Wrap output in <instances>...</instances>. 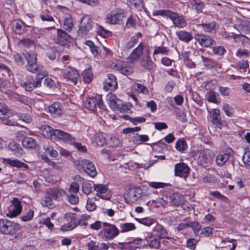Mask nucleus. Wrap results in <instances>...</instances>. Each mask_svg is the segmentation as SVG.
Instances as JSON below:
<instances>
[{
  "label": "nucleus",
  "mask_w": 250,
  "mask_h": 250,
  "mask_svg": "<svg viewBox=\"0 0 250 250\" xmlns=\"http://www.w3.org/2000/svg\"><path fill=\"white\" fill-rule=\"evenodd\" d=\"M25 58L27 62L26 66L27 71L36 74V77L40 78L42 80L48 75V72L44 66L37 63V57L35 54L28 53Z\"/></svg>",
  "instance_id": "1"
},
{
  "label": "nucleus",
  "mask_w": 250,
  "mask_h": 250,
  "mask_svg": "<svg viewBox=\"0 0 250 250\" xmlns=\"http://www.w3.org/2000/svg\"><path fill=\"white\" fill-rule=\"evenodd\" d=\"M107 100L111 108L115 112L120 113H127L130 110L128 104H126L124 102L118 98L113 93L110 92L106 96Z\"/></svg>",
  "instance_id": "2"
},
{
  "label": "nucleus",
  "mask_w": 250,
  "mask_h": 250,
  "mask_svg": "<svg viewBox=\"0 0 250 250\" xmlns=\"http://www.w3.org/2000/svg\"><path fill=\"white\" fill-rule=\"evenodd\" d=\"M21 229V225L7 219H0V231L3 234L13 235Z\"/></svg>",
  "instance_id": "3"
},
{
  "label": "nucleus",
  "mask_w": 250,
  "mask_h": 250,
  "mask_svg": "<svg viewBox=\"0 0 250 250\" xmlns=\"http://www.w3.org/2000/svg\"><path fill=\"white\" fill-rule=\"evenodd\" d=\"M77 168L82 169L91 177L96 176L97 172L92 162L87 159H78L73 161Z\"/></svg>",
  "instance_id": "4"
},
{
  "label": "nucleus",
  "mask_w": 250,
  "mask_h": 250,
  "mask_svg": "<svg viewBox=\"0 0 250 250\" xmlns=\"http://www.w3.org/2000/svg\"><path fill=\"white\" fill-rule=\"evenodd\" d=\"M146 51L150 52L149 47L143 42H140L127 57V62L131 63L136 62L142 56L146 55Z\"/></svg>",
  "instance_id": "5"
},
{
  "label": "nucleus",
  "mask_w": 250,
  "mask_h": 250,
  "mask_svg": "<svg viewBox=\"0 0 250 250\" xmlns=\"http://www.w3.org/2000/svg\"><path fill=\"white\" fill-rule=\"evenodd\" d=\"M103 228L99 234L103 236L106 240H111L117 237L120 231L118 228L114 225L109 223L103 222Z\"/></svg>",
  "instance_id": "6"
},
{
  "label": "nucleus",
  "mask_w": 250,
  "mask_h": 250,
  "mask_svg": "<svg viewBox=\"0 0 250 250\" xmlns=\"http://www.w3.org/2000/svg\"><path fill=\"white\" fill-rule=\"evenodd\" d=\"M83 105L85 108L93 112H95L97 108L102 110L105 108L101 95H96L93 97L87 98L83 102Z\"/></svg>",
  "instance_id": "7"
},
{
  "label": "nucleus",
  "mask_w": 250,
  "mask_h": 250,
  "mask_svg": "<svg viewBox=\"0 0 250 250\" xmlns=\"http://www.w3.org/2000/svg\"><path fill=\"white\" fill-rule=\"evenodd\" d=\"M93 26V22L89 15H85L81 19L78 34L81 37L87 35Z\"/></svg>",
  "instance_id": "8"
},
{
  "label": "nucleus",
  "mask_w": 250,
  "mask_h": 250,
  "mask_svg": "<svg viewBox=\"0 0 250 250\" xmlns=\"http://www.w3.org/2000/svg\"><path fill=\"white\" fill-rule=\"evenodd\" d=\"M125 17L124 10L116 8L106 15L105 21L110 24H115L122 21Z\"/></svg>",
  "instance_id": "9"
},
{
  "label": "nucleus",
  "mask_w": 250,
  "mask_h": 250,
  "mask_svg": "<svg viewBox=\"0 0 250 250\" xmlns=\"http://www.w3.org/2000/svg\"><path fill=\"white\" fill-rule=\"evenodd\" d=\"M42 80L40 78H34L32 76H28L25 81L21 83V86L26 91H31L34 89L41 86Z\"/></svg>",
  "instance_id": "10"
},
{
  "label": "nucleus",
  "mask_w": 250,
  "mask_h": 250,
  "mask_svg": "<svg viewBox=\"0 0 250 250\" xmlns=\"http://www.w3.org/2000/svg\"><path fill=\"white\" fill-rule=\"evenodd\" d=\"M70 40V36L62 29H57L53 38L54 42L64 46L68 45Z\"/></svg>",
  "instance_id": "11"
},
{
  "label": "nucleus",
  "mask_w": 250,
  "mask_h": 250,
  "mask_svg": "<svg viewBox=\"0 0 250 250\" xmlns=\"http://www.w3.org/2000/svg\"><path fill=\"white\" fill-rule=\"evenodd\" d=\"M11 207H10L7 216L10 218H13L20 214L22 211V206L21 202L17 198H14L11 200Z\"/></svg>",
  "instance_id": "12"
},
{
  "label": "nucleus",
  "mask_w": 250,
  "mask_h": 250,
  "mask_svg": "<svg viewBox=\"0 0 250 250\" xmlns=\"http://www.w3.org/2000/svg\"><path fill=\"white\" fill-rule=\"evenodd\" d=\"M194 39L199 44L204 47H210L215 44V41L209 36L204 34H196Z\"/></svg>",
  "instance_id": "13"
},
{
  "label": "nucleus",
  "mask_w": 250,
  "mask_h": 250,
  "mask_svg": "<svg viewBox=\"0 0 250 250\" xmlns=\"http://www.w3.org/2000/svg\"><path fill=\"white\" fill-rule=\"evenodd\" d=\"M63 76L74 84H76L80 78L77 70L74 67L68 66L63 70Z\"/></svg>",
  "instance_id": "14"
},
{
  "label": "nucleus",
  "mask_w": 250,
  "mask_h": 250,
  "mask_svg": "<svg viewBox=\"0 0 250 250\" xmlns=\"http://www.w3.org/2000/svg\"><path fill=\"white\" fill-rule=\"evenodd\" d=\"M189 170V167L184 163H177L174 167V174L176 176L186 178L188 176Z\"/></svg>",
  "instance_id": "15"
},
{
  "label": "nucleus",
  "mask_w": 250,
  "mask_h": 250,
  "mask_svg": "<svg viewBox=\"0 0 250 250\" xmlns=\"http://www.w3.org/2000/svg\"><path fill=\"white\" fill-rule=\"evenodd\" d=\"M54 135L55 136L54 137V141L62 140L64 142L69 144L74 143L75 141V138L71 134L59 129H56Z\"/></svg>",
  "instance_id": "16"
},
{
  "label": "nucleus",
  "mask_w": 250,
  "mask_h": 250,
  "mask_svg": "<svg viewBox=\"0 0 250 250\" xmlns=\"http://www.w3.org/2000/svg\"><path fill=\"white\" fill-rule=\"evenodd\" d=\"M104 89L106 91H114L118 87L116 77L112 74L107 75V78L105 80Z\"/></svg>",
  "instance_id": "17"
},
{
  "label": "nucleus",
  "mask_w": 250,
  "mask_h": 250,
  "mask_svg": "<svg viewBox=\"0 0 250 250\" xmlns=\"http://www.w3.org/2000/svg\"><path fill=\"white\" fill-rule=\"evenodd\" d=\"M231 154L232 150L230 149L220 152L215 159L216 165L219 167L224 166L229 160Z\"/></svg>",
  "instance_id": "18"
},
{
  "label": "nucleus",
  "mask_w": 250,
  "mask_h": 250,
  "mask_svg": "<svg viewBox=\"0 0 250 250\" xmlns=\"http://www.w3.org/2000/svg\"><path fill=\"white\" fill-rule=\"evenodd\" d=\"M45 193L47 195H50L54 200L59 201L65 194V191L58 188H49L46 189Z\"/></svg>",
  "instance_id": "19"
},
{
  "label": "nucleus",
  "mask_w": 250,
  "mask_h": 250,
  "mask_svg": "<svg viewBox=\"0 0 250 250\" xmlns=\"http://www.w3.org/2000/svg\"><path fill=\"white\" fill-rule=\"evenodd\" d=\"M2 162L3 164L9 165L12 167L24 168L25 169H28L29 168L27 164L16 159L3 158Z\"/></svg>",
  "instance_id": "20"
},
{
  "label": "nucleus",
  "mask_w": 250,
  "mask_h": 250,
  "mask_svg": "<svg viewBox=\"0 0 250 250\" xmlns=\"http://www.w3.org/2000/svg\"><path fill=\"white\" fill-rule=\"evenodd\" d=\"M198 161L201 165L206 166L211 164L212 158L208 150H204L200 153Z\"/></svg>",
  "instance_id": "21"
},
{
  "label": "nucleus",
  "mask_w": 250,
  "mask_h": 250,
  "mask_svg": "<svg viewBox=\"0 0 250 250\" xmlns=\"http://www.w3.org/2000/svg\"><path fill=\"white\" fill-rule=\"evenodd\" d=\"M170 19L173 21L174 25L179 28H184L187 25V22L182 16L172 12Z\"/></svg>",
  "instance_id": "22"
},
{
  "label": "nucleus",
  "mask_w": 250,
  "mask_h": 250,
  "mask_svg": "<svg viewBox=\"0 0 250 250\" xmlns=\"http://www.w3.org/2000/svg\"><path fill=\"white\" fill-rule=\"evenodd\" d=\"M146 55L143 57L140 63L144 69L150 70L153 69L154 64L150 59V52L148 51H146Z\"/></svg>",
  "instance_id": "23"
},
{
  "label": "nucleus",
  "mask_w": 250,
  "mask_h": 250,
  "mask_svg": "<svg viewBox=\"0 0 250 250\" xmlns=\"http://www.w3.org/2000/svg\"><path fill=\"white\" fill-rule=\"evenodd\" d=\"M55 130L49 125H43L41 127L40 132L44 137L50 139L54 141V137L55 136L54 134H55Z\"/></svg>",
  "instance_id": "24"
},
{
  "label": "nucleus",
  "mask_w": 250,
  "mask_h": 250,
  "mask_svg": "<svg viewBox=\"0 0 250 250\" xmlns=\"http://www.w3.org/2000/svg\"><path fill=\"white\" fill-rule=\"evenodd\" d=\"M152 235L159 238H164L166 237L167 231L162 225L157 223L153 229Z\"/></svg>",
  "instance_id": "25"
},
{
  "label": "nucleus",
  "mask_w": 250,
  "mask_h": 250,
  "mask_svg": "<svg viewBox=\"0 0 250 250\" xmlns=\"http://www.w3.org/2000/svg\"><path fill=\"white\" fill-rule=\"evenodd\" d=\"M14 113L5 104L0 103V119L6 120L12 117Z\"/></svg>",
  "instance_id": "26"
},
{
  "label": "nucleus",
  "mask_w": 250,
  "mask_h": 250,
  "mask_svg": "<svg viewBox=\"0 0 250 250\" xmlns=\"http://www.w3.org/2000/svg\"><path fill=\"white\" fill-rule=\"evenodd\" d=\"M62 110V105L59 102H54L48 107V112L54 117L61 115Z\"/></svg>",
  "instance_id": "27"
},
{
  "label": "nucleus",
  "mask_w": 250,
  "mask_h": 250,
  "mask_svg": "<svg viewBox=\"0 0 250 250\" xmlns=\"http://www.w3.org/2000/svg\"><path fill=\"white\" fill-rule=\"evenodd\" d=\"M8 147L16 157H20L23 154V150L20 144L16 142H10L8 145Z\"/></svg>",
  "instance_id": "28"
},
{
  "label": "nucleus",
  "mask_w": 250,
  "mask_h": 250,
  "mask_svg": "<svg viewBox=\"0 0 250 250\" xmlns=\"http://www.w3.org/2000/svg\"><path fill=\"white\" fill-rule=\"evenodd\" d=\"M170 204L174 206H181L184 203V198L183 195L178 193H174L169 196Z\"/></svg>",
  "instance_id": "29"
},
{
  "label": "nucleus",
  "mask_w": 250,
  "mask_h": 250,
  "mask_svg": "<svg viewBox=\"0 0 250 250\" xmlns=\"http://www.w3.org/2000/svg\"><path fill=\"white\" fill-rule=\"evenodd\" d=\"M176 35L179 40L186 43H188L193 39L191 33L185 30H181L176 32Z\"/></svg>",
  "instance_id": "30"
},
{
  "label": "nucleus",
  "mask_w": 250,
  "mask_h": 250,
  "mask_svg": "<svg viewBox=\"0 0 250 250\" xmlns=\"http://www.w3.org/2000/svg\"><path fill=\"white\" fill-rule=\"evenodd\" d=\"M197 27H201L205 32L212 33L215 31L216 23L212 21L209 23L202 22L196 24Z\"/></svg>",
  "instance_id": "31"
},
{
  "label": "nucleus",
  "mask_w": 250,
  "mask_h": 250,
  "mask_svg": "<svg viewBox=\"0 0 250 250\" xmlns=\"http://www.w3.org/2000/svg\"><path fill=\"white\" fill-rule=\"evenodd\" d=\"M219 110L218 109H213L212 111L210 112V118L212 123L217 125H222L223 123L221 122Z\"/></svg>",
  "instance_id": "32"
},
{
  "label": "nucleus",
  "mask_w": 250,
  "mask_h": 250,
  "mask_svg": "<svg viewBox=\"0 0 250 250\" xmlns=\"http://www.w3.org/2000/svg\"><path fill=\"white\" fill-rule=\"evenodd\" d=\"M22 143L23 146L28 148L35 149L38 146L36 140L31 137H25Z\"/></svg>",
  "instance_id": "33"
},
{
  "label": "nucleus",
  "mask_w": 250,
  "mask_h": 250,
  "mask_svg": "<svg viewBox=\"0 0 250 250\" xmlns=\"http://www.w3.org/2000/svg\"><path fill=\"white\" fill-rule=\"evenodd\" d=\"M18 45L22 48H34L35 47V42L29 38L21 40L18 43Z\"/></svg>",
  "instance_id": "34"
},
{
  "label": "nucleus",
  "mask_w": 250,
  "mask_h": 250,
  "mask_svg": "<svg viewBox=\"0 0 250 250\" xmlns=\"http://www.w3.org/2000/svg\"><path fill=\"white\" fill-rule=\"evenodd\" d=\"M13 30L18 34H21L25 31L24 23L20 21L13 23Z\"/></svg>",
  "instance_id": "35"
},
{
  "label": "nucleus",
  "mask_w": 250,
  "mask_h": 250,
  "mask_svg": "<svg viewBox=\"0 0 250 250\" xmlns=\"http://www.w3.org/2000/svg\"><path fill=\"white\" fill-rule=\"evenodd\" d=\"M41 204L44 207L51 208L54 207L53 199L50 195H44L41 200Z\"/></svg>",
  "instance_id": "36"
},
{
  "label": "nucleus",
  "mask_w": 250,
  "mask_h": 250,
  "mask_svg": "<svg viewBox=\"0 0 250 250\" xmlns=\"http://www.w3.org/2000/svg\"><path fill=\"white\" fill-rule=\"evenodd\" d=\"M159 238L152 236L148 238L147 240V245L150 248L158 249L161 245Z\"/></svg>",
  "instance_id": "37"
},
{
  "label": "nucleus",
  "mask_w": 250,
  "mask_h": 250,
  "mask_svg": "<svg viewBox=\"0 0 250 250\" xmlns=\"http://www.w3.org/2000/svg\"><path fill=\"white\" fill-rule=\"evenodd\" d=\"M205 99L209 103L218 104L220 103L219 99L217 98L216 93L214 91L209 90L205 95Z\"/></svg>",
  "instance_id": "38"
},
{
  "label": "nucleus",
  "mask_w": 250,
  "mask_h": 250,
  "mask_svg": "<svg viewBox=\"0 0 250 250\" xmlns=\"http://www.w3.org/2000/svg\"><path fill=\"white\" fill-rule=\"evenodd\" d=\"M94 190L97 192L96 195L102 198H104L101 194L105 193L108 188L106 185L103 184H95L94 185Z\"/></svg>",
  "instance_id": "39"
},
{
  "label": "nucleus",
  "mask_w": 250,
  "mask_h": 250,
  "mask_svg": "<svg viewBox=\"0 0 250 250\" xmlns=\"http://www.w3.org/2000/svg\"><path fill=\"white\" fill-rule=\"evenodd\" d=\"M0 74L9 79H11L13 76V73L10 69L1 62H0Z\"/></svg>",
  "instance_id": "40"
},
{
  "label": "nucleus",
  "mask_w": 250,
  "mask_h": 250,
  "mask_svg": "<svg viewBox=\"0 0 250 250\" xmlns=\"http://www.w3.org/2000/svg\"><path fill=\"white\" fill-rule=\"evenodd\" d=\"M120 228L121 230L120 231L121 233H125L128 231L134 230L136 229V227L134 224L132 223H121L120 224Z\"/></svg>",
  "instance_id": "41"
},
{
  "label": "nucleus",
  "mask_w": 250,
  "mask_h": 250,
  "mask_svg": "<svg viewBox=\"0 0 250 250\" xmlns=\"http://www.w3.org/2000/svg\"><path fill=\"white\" fill-rule=\"evenodd\" d=\"M82 76L85 83H90L93 77V74L91 68H88L85 69L82 73Z\"/></svg>",
  "instance_id": "42"
},
{
  "label": "nucleus",
  "mask_w": 250,
  "mask_h": 250,
  "mask_svg": "<svg viewBox=\"0 0 250 250\" xmlns=\"http://www.w3.org/2000/svg\"><path fill=\"white\" fill-rule=\"evenodd\" d=\"M133 88L137 93H142L145 95H147L149 93L147 88L144 85L135 83L133 85Z\"/></svg>",
  "instance_id": "43"
},
{
  "label": "nucleus",
  "mask_w": 250,
  "mask_h": 250,
  "mask_svg": "<svg viewBox=\"0 0 250 250\" xmlns=\"http://www.w3.org/2000/svg\"><path fill=\"white\" fill-rule=\"evenodd\" d=\"M188 147L186 141L183 139L178 140L175 143L176 149L180 152H183Z\"/></svg>",
  "instance_id": "44"
},
{
  "label": "nucleus",
  "mask_w": 250,
  "mask_h": 250,
  "mask_svg": "<svg viewBox=\"0 0 250 250\" xmlns=\"http://www.w3.org/2000/svg\"><path fill=\"white\" fill-rule=\"evenodd\" d=\"M141 190L138 188H135L133 190H130L129 192L130 200L132 202H135L138 199L141 198Z\"/></svg>",
  "instance_id": "45"
},
{
  "label": "nucleus",
  "mask_w": 250,
  "mask_h": 250,
  "mask_svg": "<svg viewBox=\"0 0 250 250\" xmlns=\"http://www.w3.org/2000/svg\"><path fill=\"white\" fill-rule=\"evenodd\" d=\"M138 42V37L137 36H134L125 44L124 49L127 50H129L132 48Z\"/></svg>",
  "instance_id": "46"
},
{
  "label": "nucleus",
  "mask_w": 250,
  "mask_h": 250,
  "mask_svg": "<svg viewBox=\"0 0 250 250\" xmlns=\"http://www.w3.org/2000/svg\"><path fill=\"white\" fill-rule=\"evenodd\" d=\"M79 191V186L77 183L73 182L72 183L67 190V192L65 191V194H78Z\"/></svg>",
  "instance_id": "47"
},
{
  "label": "nucleus",
  "mask_w": 250,
  "mask_h": 250,
  "mask_svg": "<svg viewBox=\"0 0 250 250\" xmlns=\"http://www.w3.org/2000/svg\"><path fill=\"white\" fill-rule=\"evenodd\" d=\"M172 11L168 10H156L152 12V15L154 16H161L164 17L170 18Z\"/></svg>",
  "instance_id": "48"
},
{
  "label": "nucleus",
  "mask_w": 250,
  "mask_h": 250,
  "mask_svg": "<svg viewBox=\"0 0 250 250\" xmlns=\"http://www.w3.org/2000/svg\"><path fill=\"white\" fill-rule=\"evenodd\" d=\"M94 142L97 146H103L105 144V139L103 133H97L95 136Z\"/></svg>",
  "instance_id": "49"
},
{
  "label": "nucleus",
  "mask_w": 250,
  "mask_h": 250,
  "mask_svg": "<svg viewBox=\"0 0 250 250\" xmlns=\"http://www.w3.org/2000/svg\"><path fill=\"white\" fill-rule=\"evenodd\" d=\"M73 26L72 19L70 15H67L65 17L63 21V27L67 30L70 31L71 30Z\"/></svg>",
  "instance_id": "50"
},
{
  "label": "nucleus",
  "mask_w": 250,
  "mask_h": 250,
  "mask_svg": "<svg viewBox=\"0 0 250 250\" xmlns=\"http://www.w3.org/2000/svg\"><path fill=\"white\" fill-rule=\"evenodd\" d=\"M90 216L87 214L82 215L79 219H77V226L78 225L81 226H86L88 224L87 220L90 218Z\"/></svg>",
  "instance_id": "51"
},
{
  "label": "nucleus",
  "mask_w": 250,
  "mask_h": 250,
  "mask_svg": "<svg viewBox=\"0 0 250 250\" xmlns=\"http://www.w3.org/2000/svg\"><path fill=\"white\" fill-rule=\"evenodd\" d=\"M124 118L125 119H128L129 121L134 125H137L138 123H144L146 121V119L144 117H129L128 115H124Z\"/></svg>",
  "instance_id": "52"
},
{
  "label": "nucleus",
  "mask_w": 250,
  "mask_h": 250,
  "mask_svg": "<svg viewBox=\"0 0 250 250\" xmlns=\"http://www.w3.org/2000/svg\"><path fill=\"white\" fill-rule=\"evenodd\" d=\"M139 223L146 226H150L154 223V220L150 217L135 218Z\"/></svg>",
  "instance_id": "53"
},
{
  "label": "nucleus",
  "mask_w": 250,
  "mask_h": 250,
  "mask_svg": "<svg viewBox=\"0 0 250 250\" xmlns=\"http://www.w3.org/2000/svg\"><path fill=\"white\" fill-rule=\"evenodd\" d=\"M212 52L215 55L222 57L226 52V50L223 46H216L213 47Z\"/></svg>",
  "instance_id": "54"
},
{
  "label": "nucleus",
  "mask_w": 250,
  "mask_h": 250,
  "mask_svg": "<svg viewBox=\"0 0 250 250\" xmlns=\"http://www.w3.org/2000/svg\"><path fill=\"white\" fill-rule=\"evenodd\" d=\"M17 116L19 120L27 124L31 123L32 121V117L28 114L18 113Z\"/></svg>",
  "instance_id": "55"
},
{
  "label": "nucleus",
  "mask_w": 250,
  "mask_h": 250,
  "mask_svg": "<svg viewBox=\"0 0 250 250\" xmlns=\"http://www.w3.org/2000/svg\"><path fill=\"white\" fill-rule=\"evenodd\" d=\"M143 240L142 239L136 240L133 242L127 244L126 248H128L130 250H134L136 248H140L143 246V245L141 244Z\"/></svg>",
  "instance_id": "56"
},
{
  "label": "nucleus",
  "mask_w": 250,
  "mask_h": 250,
  "mask_svg": "<svg viewBox=\"0 0 250 250\" xmlns=\"http://www.w3.org/2000/svg\"><path fill=\"white\" fill-rule=\"evenodd\" d=\"M169 49L165 46H158L155 48L153 52V56L156 54L167 55L169 52Z\"/></svg>",
  "instance_id": "57"
},
{
  "label": "nucleus",
  "mask_w": 250,
  "mask_h": 250,
  "mask_svg": "<svg viewBox=\"0 0 250 250\" xmlns=\"http://www.w3.org/2000/svg\"><path fill=\"white\" fill-rule=\"evenodd\" d=\"M77 227V224L66 222L61 226V230L62 231H70L74 229Z\"/></svg>",
  "instance_id": "58"
},
{
  "label": "nucleus",
  "mask_w": 250,
  "mask_h": 250,
  "mask_svg": "<svg viewBox=\"0 0 250 250\" xmlns=\"http://www.w3.org/2000/svg\"><path fill=\"white\" fill-rule=\"evenodd\" d=\"M68 202L72 205H76L79 203V198L78 194H65Z\"/></svg>",
  "instance_id": "59"
},
{
  "label": "nucleus",
  "mask_w": 250,
  "mask_h": 250,
  "mask_svg": "<svg viewBox=\"0 0 250 250\" xmlns=\"http://www.w3.org/2000/svg\"><path fill=\"white\" fill-rule=\"evenodd\" d=\"M238 22H239L236 17H232L227 19L226 24L229 26H232L234 28H237Z\"/></svg>",
  "instance_id": "60"
},
{
  "label": "nucleus",
  "mask_w": 250,
  "mask_h": 250,
  "mask_svg": "<svg viewBox=\"0 0 250 250\" xmlns=\"http://www.w3.org/2000/svg\"><path fill=\"white\" fill-rule=\"evenodd\" d=\"M64 219L66 222L77 224V218L74 213H67L65 214Z\"/></svg>",
  "instance_id": "61"
},
{
  "label": "nucleus",
  "mask_w": 250,
  "mask_h": 250,
  "mask_svg": "<svg viewBox=\"0 0 250 250\" xmlns=\"http://www.w3.org/2000/svg\"><path fill=\"white\" fill-rule=\"evenodd\" d=\"M58 52L55 49L51 48L48 49L46 53V56L50 60H54L56 59Z\"/></svg>",
  "instance_id": "62"
},
{
  "label": "nucleus",
  "mask_w": 250,
  "mask_h": 250,
  "mask_svg": "<svg viewBox=\"0 0 250 250\" xmlns=\"http://www.w3.org/2000/svg\"><path fill=\"white\" fill-rule=\"evenodd\" d=\"M213 229L210 227H206L201 229V234L205 237H210L212 235Z\"/></svg>",
  "instance_id": "63"
},
{
  "label": "nucleus",
  "mask_w": 250,
  "mask_h": 250,
  "mask_svg": "<svg viewBox=\"0 0 250 250\" xmlns=\"http://www.w3.org/2000/svg\"><path fill=\"white\" fill-rule=\"evenodd\" d=\"M119 71L125 75H129L132 73L133 71V68L129 66H125L121 67L119 68Z\"/></svg>",
  "instance_id": "64"
}]
</instances>
